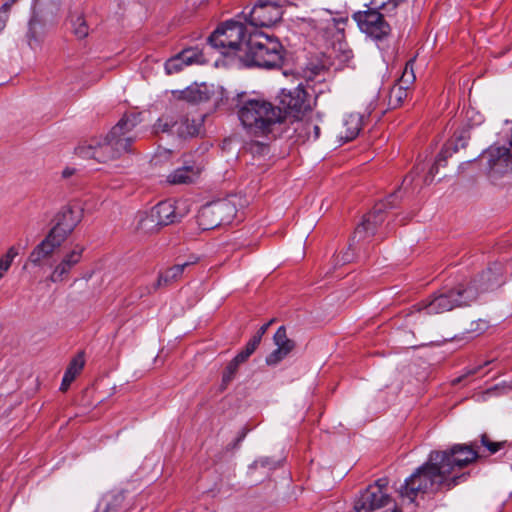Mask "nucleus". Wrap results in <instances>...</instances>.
Wrapping results in <instances>:
<instances>
[{"label":"nucleus","mask_w":512,"mask_h":512,"mask_svg":"<svg viewBox=\"0 0 512 512\" xmlns=\"http://www.w3.org/2000/svg\"><path fill=\"white\" fill-rule=\"evenodd\" d=\"M501 284L498 269L489 267L470 280H464L453 288H445L433 293L414 305L417 311L426 315H436L455 308L468 307L479 297Z\"/></svg>","instance_id":"f257e3e1"},{"label":"nucleus","mask_w":512,"mask_h":512,"mask_svg":"<svg viewBox=\"0 0 512 512\" xmlns=\"http://www.w3.org/2000/svg\"><path fill=\"white\" fill-rule=\"evenodd\" d=\"M141 122L140 114H125L110 130L105 138L94 137L75 148V153L84 159L107 162L131 151L132 144L138 138L134 131Z\"/></svg>","instance_id":"f03ea898"},{"label":"nucleus","mask_w":512,"mask_h":512,"mask_svg":"<svg viewBox=\"0 0 512 512\" xmlns=\"http://www.w3.org/2000/svg\"><path fill=\"white\" fill-rule=\"evenodd\" d=\"M444 461L445 455L431 451L427 461L405 480L400 489L401 496L412 502L419 493L450 490L466 478L465 473L449 476L451 468Z\"/></svg>","instance_id":"7ed1b4c3"},{"label":"nucleus","mask_w":512,"mask_h":512,"mask_svg":"<svg viewBox=\"0 0 512 512\" xmlns=\"http://www.w3.org/2000/svg\"><path fill=\"white\" fill-rule=\"evenodd\" d=\"M235 112L243 128L254 136H268L276 125L284 121L280 106L263 97H252L247 93L237 95Z\"/></svg>","instance_id":"20e7f679"},{"label":"nucleus","mask_w":512,"mask_h":512,"mask_svg":"<svg viewBox=\"0 0 512 512\" xmlns=\"http://www.w3.org/2000/svg\"><path fill=\"white\" fill-rule=\"evenodd\" d=\"M284 48L280 41L272 36L260 33L249 36L240 61L245 66L262 68L280 67L283 62Z\"/></svg>","instance_id":"39448f33"},{"label":"nucleus","mask_w":512,"mask_h":512,"mask_svg":"<svg viewBox=\"0 0 512 512\" xmlns=\"http://www.w3.org/2000/svg\"><path fill=\"white\" fill-rule=\"evenodd\" d=\"M245 37L246 28L243 23L227 20L208 37V42L222 54L237 55L240 59V54H243L247 42Z\"/></svg>","instance_id":"423d86ee"},{"label":"nucleus","mask_w":512,"mask_h":512,"mask_svg":"<svg viewBox=\"0 0 512 512\" xmlns=\"http://www.w3.org/2000/svg\"><path fill=\"white\" fill-rule=\"evenodd\" d=\"M487 162V177L495 186H503L512 173V138L495 143L482 152Z\"/></svg>","instance_id":"0eeeda50"},{"label":"nucleus","mask_w":512,"mask_h":512,"mask_svg":"<svg viewBox=\"0 0 512 512\" xmlns=\"http://www.w3.org/2000/svg\"><path fill=\"white\" fill-rule=\"evenodd\" d=\"M179 205V202L173 200L159 202L149 214L140 219L139 228L145 232H154L163 226L179 222L187 213Z\"/></svg>","instance_id":"6e6552de"},{"label":"nucleus","mask_w":512,"mask_h":512,"mask_svg":"<svg viewBox=\"0 0 512 512\" xmlns=\"http://www.w3.org/2000/svg\"><path fill=\"white\" fill-rule=\"evenodd\" d=\"M236 214L235 206L228 200H218L204 205L198 213V223L204 230L230 223Z\"/></svg>","instance_id":"1a4fd4ad"},{"label":"nucleus","mask_w":512,"mask_h":512,"mask_svg":"<svg viewBox=\"0 0 512 512\" xmlns=\"http://www.w3.org/2000/svg\"><path fill=\"white\" fill-rule=\"evenodd\" d=\"M398 199L397 192L390 194L384 202L377 203L373 209L367 213L362 222L356 227L353 235V241L365 240L375 235L377 228L385 220V210L393 208Z\"/></svg>","instance_id":"9d476101"},{"label":"nucleus","mask_w":512,"mask_h":512,"mask_svg":"<svg viewBox=\"0 0 512 512\" xmlns=\"http://www.w3.org/2000/svg\"><path fill=\"white\" fill-rule=\"evenodd\" d=\"M352 19L357 23L361 32L372 39L379 41L387 38L391 33L389 23L376 9H367L353 13Z\"/></svg>","instance_id":"9b49d317"},{"label":"nucleus","mask_w":512,"mask_h":512,"mask_svg":"<svg viewBox=\"0 0 512 512\" xmlns=\"http://www.w3.org/2000/svg\"><path fill=\"white\" fill-rule=\"evenodd\" d=\"M445 455V463H447L451 469L449 476H454L457 470L468 466L470 463L481 457V451L479 450L478 441H472L469 444H455L450 449L445 451H436Z\"/></svg>","instance_id":"f8f14e48"},{"label":"nucleus","mask_w":512,"mask_h":512,"mask_svg":"<svg viewBox=\"0 0 512 512\" xmlns=\"http://www.w3.org/2000/svg\"><path fill=\"white\" fill-rule=\"evenodd\" d=\"M282 4L271 0H258L248 12L245 21L253 27H270L282 19Z\"/></svg>","instance_id":"ddd939ff"},{"label":"nucleus","mask_w":512,"mask_h":512,"mask_svg":"<svg viewBox=\"0 0 512 512\" xmlns=\"http://www.w3.org/2000/svg\"><path fill=\"white\" fill-rule=\"evenodd\" d=\"M279 98L284 118L287 115L300 118L311 110L310 99L302 83L293 89H282Z\"/></svg>","instance_id":"4468645a"},{"label":"nucleus","mask_w":512,"mask_h":512,"mask_svg":"<svg viewBox=\"0 0 512 512\" xmlns=\"http://www.w3.org/2000/svg\"><path fill=\"white\" fill-rule=\"evenodd\" d=\"M155 129L157 132H168L181 138H187L199 133L200 124L187 115H180L177 118L161 117L155 124Z\"/></svg>","instance_id":"2eb2a0df"},{"label":"nucleus","mask_w":512,"mask_h":512,"mask_svg":"<svg viewBox=\"0 0 512 512\" xmlns=\"http://www.w3.org/2000/svg\"><path fill=\"white\" fill-rule=\"evenodd\" d=\"M82 219V210L78 207L64 206L55 216V225L49 231L65 242Z\"/></svg>","instance_id":"dca6fc26"},{"label":"nucleus","mask_w":512,"mask_h":512,"mask_svg":"<svg viewBox=\"0 0 512 512\" xmlns=\"http://www.w3.org/2000/svg\"><path fill=\"white\" fill-rule=\"evenodd\" d=\"M346 23L347 19L345 18H332L327 22L326 26L327 30H335L337 33V43L333 44L331 52L328 55H331V59H337L339 61V66L348 65L353 58L352 50L348 47L346 42L341 40L344 36Z\"/></svg>","instance_id":"f3484780"},{"label":"nucleus","mask_w":512,"mask_h":512,"mask_svg":"<svg viewBox=\"0 0 512 512\" xmlns=\"http://www.w3.org/2000/svg\"><path fill=\"white\" fill-rule=\"evenodd\" d=\"M391 501L387 492L377 487H367L356 500L354 509L356 512H370L387 506Z\"/></svg>","instance_id":"a211bd4d"},{"label":"nucleus","mask_w":512,"mask_h":512,"mask_svg":"<svg viewBox=\"0 0 512 512\" xmlns=\"http://www.w3.org/2000/svg\"><path fill=\"white\" fill-rule=\"evenodd\" d=\"M84 252L82 245H75L72 250L65 253L60 262L54 267L49 280L54 283L66 281L71 270L80 263Z\"/></svg>","instance_id":"6ab92c4d"},{"label":"nucleus","mask_w":512,"mask_h":512,"mask_svg":"<svg viewBox=\"0 0 512 512\" xmlns=\"http://www.w3.org/2000/svg\"><path fill=\"white\" fill-rule=\"evenodd\" d=\"M331 61V55L325 53L321 54L320 57L311 59L307 65L303 68L302 77L307 85L311 83H322L326 79L328 70L333 66Z\"/></svg>","instance_id":"aec40b11"},{"label":"nucleus","mask_w":512,"mask_h":512,"mask_svg":"<svg viewBox=\"0 0 512 512\" xmlns=\"http://www.w3.org/2000/svg\"><path fill=\"white\" fill-rule=\"evenodd\" d=\"M63 243L64 242L61 241V239L54 236V233L49 232L46 237L30 252L28 262L34 266H42L44 261L50 258L54 251Z\"/></svg>","instance_id":"412c9836"},{"label":"nucleus","mask_w":512,"mask_h":512,"mask_svg":"<svg viewBox=\"0 0 512 512\" xmlns=\"http://www.w3.org/2000/svg\"><path fill=\"white\" fill-rule=\"evenodd\" d=\"M202 170L203 167L200 163L186 162L167 176V182L173 185L191 184L199 178Z\"/></svg>","instance_id":"4be33fe9"},{"label":"nucleus","mask_w":512,"mask_h":512,"mask_svg":"<svg viewBox=\"0 0 512 512\" xmlns=\"http://www.w3.org/2000/svg\"><path fill=\"white\" fill-rule=\"evenodd\" d=\"M189 265H190L189 262H185L182 264H176V265L168 268L164 272L159 273L157 281L151 286H146L144 288V291L140 293V297H142L144 295L152 294L160 287L171 285L173 282L180 279V277L183 274L184 269Z\"/></svg>","instance_id":"5701e85b"},{"label":"nucleus","mask_w":512,"mask_h":512,"mask_svg":"<svg viewBox=\"0 0 512 512\" xmlns=\"http://www.w3.org/2000/svg\"><path fill=\"white\" fill-rule=\"evenodd\" d=\"M362 116L359 113H350L343 119L342 130L339 137L344 142L355 139L362 129Z\"/></svg>","instance_id":"b1692460"},{"label":"nucleus","mask_w":512,"mask_h":512,"mask_svg":"<svg viewBox=\"0 0 512 512\" xmlns=\"http://www.w3.org/2000/svg\"><path fill=\"white\" fill-rule=\"evenodd\" d=\"M320 131L319 124L312 119L298 122L295 127L297 138L303 143L306 141H316L320 136Z\"/></svg>","instance_id":"393cba45"},{"label":"nucleus","mask_w":512,"mask_h":512,"mask_svg":"<svg viewBox=\"0 0 512 512\" xmlns=\"http://www.w3.org/2000/svg\"><path fill=\"white\" fill-rule=\"evenodd\" d=\"M84 363L85 361L83 353H79L76 357H74L71 360L62 378V382L60 385L61 391L65 392L69 388V386L74 381L76 376L83 369Z\"/></svg>","instance_id":"a878e982"},{"label":"nucleus","mask_w":512,"mask_h":512,"mask_svg":"<svg viewBox=\"0 0 512 512\" xmlns=\"http://www.w3.org/2000/svg\"><path fill=\"white\" fill-rule=\"evenodd\" d=\"M457 151V146H455L452 150L450 149L449 146L443 147L440 153L438 154L435 163L430 167L427 175L424 177L422 184L429 185L430 183H432L434 176L438 173L439 166H444L447 162V159Z\"/></svg>","instance_id":"bb28decb"},{"label":"nucleus","mask_w":512,"mask_h":512,"mask_svg":"<svg viewBox=\"0 0 512 512\" xmlns=\"http://www.w3.org/2000/svg\"><path fill=\"white\" fill-rule=\"evenodd\" d=\"M122 492H113L106 494L98 504L94 512H118L124 502Z\"/></svg>","instance_id":"cd10ccee"},{"label":"nucleus","mask_w":512,"mask_h":512,"mask_svg":"<svg viewBox=\"0 0 512 512\" xmlns=\"http://www.w3.org/2000/svg\"><path fill=\"white\" fill-rule=\"evenodd\" d=\"M70 23L72 28V33L78 39H84L89 34V27L84 19L83 15L80 13H74L70 16Z\"/></svg>","instance_id":"c85d7f7f"},{"label":"nucleus","mask_w":512,"mask_h":512,"mask_svg":"<svg viewBox=\"0 0 512 512\" xmlns=\"http://www.w3.org/2000/svg\"><path fill=\"white\" fill-rule=\"evenodd\" d=\"M408 96V88H405L397 83L390 89L388 96V105L395 109L403 104Z\"/></svg>","instance_id":"c756f323"},{"label":"nucleus","mask_w":512,"mask_h":512,"mask_svg":"<svg viewBox=\"0 0 512 512\" xmlns=\"http://www.w3.org/2000/svg\"><path fill=\"white\" fill-rule=\"evenodd\" d=\"M274 343L277 348L282 349L288 354L294 349L295 343L293 340L289 339L286 334V328L284 326H280L273 337Z\"/></svg>","instance_id":"7c9ffc66"},{"label":"nucleus","mask_w":512,"mask_h":512,"mask_svg":"<svg viewBox=\"0 0 512 512\" xmlns=\"http://www.w3.org/2000/svg\"><path fill=\"white\" fill-rule=\"evenodd\" d=\"M504 444L505 442L492 441L486 433L480 436V441L478 442L481 456L485 455V452H488V454L497 453L504 446Z\"/></svg>","instance_id":"2f4dec72"},{"label":"nucleus","mask_w":512,"mask_h":512,"mask_svg":"<svg viewBox=\"0 0 512 512\" xmlns=\"http://www.w3.org/2000/svg\"><path fill=\"white\" fill-rule=\"evenodd\" d=\"M179 53L187 66L204 62L203 53L196 47L183 49Z\"/></svg>","instance_id":"473e14b6"},{"label":"nucleus","mask_w":512,"mask_h":512,"mask_svg":"<svg viewBox=\"0 0 512 512\" xmlns=\"http://www.w3.org/2000/svg\"><path fill=\"white\" fill-rule=\"evenodd\" d=\"M415 79L414 60H410L405 64L402 75L398 79L397 84L409 89V87L415 82Z\"/></svg>","instance_id":"72a5a7b5"},{"label":"nucleus","mask_w":512,"mask_h":512,"mask_svg":"<svg viewBox=\"0 0 512 512\" xmlns=\"http://www.w3.org/2000/svg\"><path fill=\"white\" fill-rule=\"evenodd\" d=\"M470 139V131L469 128H463L459 131H456L454 134V140L445 144L443 147L449 146L452 150L455 146L459 148H465Z\"/></svg>","instance_id":"f704fd0d"},{"label":"nucleus","mask_w":512,"mask_h":512,"mask_svg":"<svg viewBox=\"0 0 512 512\" xmlns=\"http://www.w3.org/2000/svg\"><path fill=\"white\" fill-rule=\"evenodd\" d=\"M185 66H187L186 63L178 53L165 62L164 68L168 75H172L180 72Z\"/></svg>","instance_id":"c9c22d12"},{"label":"nucleus","mask_w":512,"mask_h":512,"mask_svg":"<svg viewBox=\"0 0 512 512\" xmlns=\"http://www.w3.org/2000/svg\"><path fill=\"white\" fill-rule=\"evenodd\" d=\"M18 255L17 249L12 246L7 252L0 258V279L9 270L14 258Z\"/></svg>","instance_id":"e433bc0d"},{"label":"nucleus","mask_w":512,"mask_h":512,"mask_svg":"<svg viewBox=\"0 0 512 512\" xmlns=\"http://www.w3.org/2000/svg\"><path fill=\"white\" fill-rule=\"evenodd\" d=\"M240 364L232 359L226 366L222 374V386L226 388L227 385L235 378Z\"/></svg>","instance_id":"4c0bfd02"},{"label":"nucleus","mask_w":512,"mask_h":512,"mask_svg":"<svg viewBox=\"0 0 512 512\" xmlns=\"http://www.w3.org/2000/svg\"><path fill=\"white\" fill-rule=\"evenodd\" d=\"M287 355V352L283 351L280 348H276L266 357V364L269 366L277 365L280 361L287 357Z\"/></svg>","instance_id":"58836bf2"},{"label":"nucleus","mask_w":512,"mask_h":512,"mask_svg":"<svg viewBox=\"0 0 512 512\" xmlns=\"http://www.w3.org/2000/svg\"><path fill=\"white\" fill-rule=\"evenodd\" d=\"M36 24L37 23L33 19H31L29 21V28H28V32H27L28 44L32 49H35L36 47L39 46V40L36 37V31H35Z\"/></svg>","instance_id":"ea45409f"},{"label":"nucleus","mask_w":512,"mask_h":512,"mask_svg":"<svg viewBox=\"0 0 512 512\" xmlns=\"http://www.w3.org/2000/svg\"><path fill=\"white\" fill-rule=\"evenodd\" d=\"M354 242H355V240L353 241V238H352L348 249L345 252H343L341 256H339V255L337 256V263L346 264L353 260L354 253L351 252V250L354 245Z\"/></svg>","instance_id":"a19ab883"},{"label":"nucleus","mask_w":512,"mask_h":512,"mask_svg":"<svg viewBox=\"0 0 512 512\" xmlns=\"http://www.w3.org/2000/svg\"><path fill=\"white\" fill-rule=\"evenodd\" d=\"M425 169V166L423 164H417L414 169L410 172L409 175H407L404 180L403 184H411L413 181H415V178L423 172Z\"/></svg>","instance_id":"79ce46f5"},{"label":"nucleus","mask_w":512,"mask_h":512,"mask_svg":"<svg viewBox=\"0 0 512 512\" xmlns=\"http://www.w3.org/2000/svg\"><path fill=\"white\" fill-rule=\"evenodd\" d=\"M480 369H481V366L465 369L464 373L461 376L452 380V384L453 385L460 384L469 376L475 375Z\"/></svg>","instance_id":"37998d69"},{"label":"nucleus","mask_w":512,"mask_h":512,"mask_svg":"<svg viewBox=\"0 0 512 512\" xmlns=\"http://www.w3.org/2000/svg\"><path fill=\"white\" fill-rule=\"evenodd\" d=\"M403 1L404 0H388L387 2H383L381 4V7L385 8L389 11L391 9H395L396 7H398L400 5V3Z\"/></svg>","instance_id":"c03bdc74"},{"label":"nucleus","mask_w":512,"mask_h":512,"mask_svg":"<svg viewBox=\"0 0 512 512\" xmlns=\"http://www.w3.org/2000/svg\"><path fill=\"white\" fill-rule=\"evenodd\" d=\"M251 356L250 353L245 351V348L242 349L233 359L236 360L239 364L244 363L249 357Z\"/></svg>","instance_id":"a18cd8bd"},{"label":"nucleus","mask_w":512,"mask_h":512,"mask_svg":"<svg viewBox=\"0 0 512 512\" xmlns=\"http://www.w3.org/2000/svg\"><path fill=\"white\" fill-rule=\"evenodd\" d=\"M251 150L255 151L257 153H266V152H268V147L265 144L255 142V143L251 144Z\"/></svg>","instance_id":"49530a36"},{"label":"nucleus","mask_w":512,"mask_h":512,"mask_svg":"<svg viewBox=\"0 0 512 512\" xmlns=\"http://www.w3.org/2000/svg\"><path fill=\"white\" fill-rule=\"evenodd\" d=\"M387 486H388V480H387V478H380V479H378V480L374 483V485H370L369 487H377V488H379V489H380V491H384V492H386L385 490H386Z\"/></svg>","instance_id":"de8ad7c7"},{"label":"nucleus","mask_w":512,"mask_h":512,"mask_svg":"<svg viewBox=\"0 0 512 512\" xmlns=\"http://www.w3.org/2000/svg\"><path fill=\"white\" fill-rule=\"evenodd\" d=\"M255 465L258 466H262V467H266V466H270L271 463L269 461V458H260L258 460L255 461Z\"/></svg>","instance_id":"09e8293b"},{"label":"nucleus","mask_w":512,"mask_h":512,"mask_svg":"<svg viewBox=\"0 0 512 512\" xmlns=\"http://www.w3.org/2000/svg\"><path fill=\"white\" fill-rule=\"evenodd\" d=\"M261 339L262 337H260V335L258 334H255L250 340L249 342H251L254 346L258 347V345L260 344L261 342Z\"/></svg>","instance_id":"8fccbe9b"},{"label":"nucleus","mask_w":512,"mask_h":512,"mask_svg":"<svg viewBox=\"0 0 512 512\" xmlns=\"http://www.w3.org/2000/svg\"><path fill=\"white\" fill-rule=\"evenodd\" d=\"M244 348H245V351H247L248 353H250L252 355L257 347L248 341Z\"/></svg>","instance_id":"3c124183"},{"label":"nucleus","mask_w":512,"mask_h":512,"mask_svg":"<svg viewBox=\"0 0 512 512\" xmlns=\"http://www.w3.org/2000/svg\"><path fill=\"white\" fill-rule=\"evenodd\" d=\"M268 328L269 324H264L259 328L256 334L260 335V337H263V335L267 332Z\"/></svg>","instance_id":"603ef678"},{"label":"nucleus","mask_w":512,"mask_h":512,"mask_svg":"<svg viewBox=\"0 0 512 512\" xmlns=\"http://www.w3.org/2000/svg\"><path fill=\"white\" fill-rule=\"evenodd\" d=\"M73 173H74V169L66 168V169H64V170H63V172H62V176H63L64 178H68V177H70Z\"/></svg>","instance_id":"864d4df0"},{"label":"nucleus","mask_w":512,"mask_h":512,"mask_svg":"<svg viewBox=\"0 0 512 512\" xmlns=\"http://www.w3.org/2000/svg\"><path fill=\"white\" fill-rule=\"evenodd\" d=\"M6 25V19L4 16L0 13V32L4 29Z\"/></svg>","instance_id":"5fc2aeb1"},{"label":"nucleus","mask_w":512,"mask_h":512,"mask_svg":"<svg viewBox=\"0 0 512 512\" xmlns=\"http://www.w3.org/2000/svg\"><path fill=\"white\" fill-rule=\"evenodd\" d=\"M273 322H274V319H271V320H270L269 322H267L266 324H269V326H270V325H272V323H273Z\"/></svg>","instance_id":"6e6d98bb"},{"label":"nucleus","mask_w":512,"mask_h":512,"mask_svg":"<svg viewBox=\"0 0 512 512\" xmlns=\"http://www.w3.org/2000/svg\"><path fill=\"white\" fill-rule=\"evenodd\" d=\"M242 14H244V18L248 15V13L245 14V11H242Z\"/></svg>","instance_id":"4d7b16f0"}]
</instances>
